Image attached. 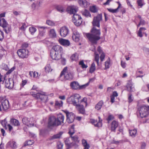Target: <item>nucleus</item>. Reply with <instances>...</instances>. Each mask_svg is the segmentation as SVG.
Instances as JSON below:
<instances>
[{
	"instance_id": "nucleus-1",
	"label": "nucleus",
	"mask_w": 149,
	"mask_h": 149,
	"mask_svg": "<svg viewBox=\"0 0 149 149\" xmlns=\"http://www.w3.org/2000/svg\"><path fill=\"white\" fill-rule=\"evenodd\" d=\"M102 20V14L101 13L98 14L96 16L94 17L92 22L93 27L91 31L92 34H86L87 38L93 45L96 44L97 41L100 38V36L101 33L100 30L99 29H96L95 26L99 28L100 22Z\"/></svg>"
},
{
	"instance_id": "nucleus-2",
	"label": "nucleus",
	"mask_w": 149,
	"mask_h": 149,
	"mask_svg": "<svg viewBox=\"0 0 149 149\" xmlns=\"http://www.w3.org/2000/svg\"><path fill=\"white\" fill-rule=\"evenodd\" d=\"M64 116L62 114L58 115L56 118L54 116L49 117L48 120V125L49 126H57L63 123Z\"/></svg>"
},
{
	"instance_id": "nucleus-3",
	"label": "nucleus",
	"mask_w": 149,
	"mask_h": 149,
	"mask_svg": "<svg viewBox=\"0 0 149 149\" xmlns=\"http://www.w3.org/2000/svg\"><path fill=\"white\" fill-rule=\"evenodd\" d=\"M149 106L144 105L139 106L138 107V111L141 118H145L148 115Z\"/></svg>"
},
{
	"instance_id": "nucleus-4",
	"label": "nucleus",
	"mask_w": 149,
	"mask_h": 149,
	"mask_svg": "<svg viewBox=\"0 0 149 149\" xmlns=\"http://www.w3.org/2000/svg\"><path fill=\"white\" fill-rule=\"evenodd\" d=\"M81 97L80 95L78 94H75L69 97L67 100V102L69 104H72L74 106H76L79 104V100Z\"/></svg>"
},
{
	"instance_id": "nucleus-5",
	"label": "nucleus",
	"mask_w": 149,
	"mask_h": 149,
	"mask_svg": "<svg viewBox=\"0 0 149 149\" xmlns=\"http://www.w3.org/2000/svg\"><path fill=\"white\" fill-rule=\"evenodd\" d=\"M31 93L33 97H36V99H40L43 102H46L47 97L45 95L44 93L42 92L41 93H35L34 92H32Z\"/></svg>"
},
{
	"instance_id": "nucleus-6",
	"label": "nucleus",
	"mask_w": 149,
	"mask_h": 149,
	"mask_svg": "<svg viewBox=\"0 0 149 149\" xmlns=\"http://www.w3.org/2000/svg\"><path fill=\"white\" fill-rule=\"evenodd\" d=\"M17 53L20 58H24L28 57L29 52L26 49H21L17 51Z\"/></svg>"
},
{
	"instance_id": "nucleus-7",
	"label": "nucleus",
	"mask_w": 149,
	"mask_h": 149,
	"mask_svg": "<svg viewBox=\"0 0 149 149\" xmlns=\"http://www.w3.org/2000/svg\"><path fill=\"white\" fill-rule=\"evenodd\" d=\"M67 68V67L64 68L63 70L61 73L60 76H61L62 75L64 74L65 79L67 80L71 79L73 78L72 74L70 71H66Z\"/></svg>"
},
{
	"instance_id": "nucleus-8",
	"label": "nucleus",
	"mask_w": 149,
	"mask_h": 149,
	"mask_svg": "<svg viewBox=\"0 0 149 149\" xmlns=\"http://www.w3.org/2000/svg\"><path fill=\"white\" fill-rule=\"evenodd\" d=\"M72 20L75 25L77 26H80L82 23L81 17L77 14H74L73 15Z\"/></svg>"
},
{
	"instance_id": "nucleus-9",
	"label": "nucleus",
	"mask_w": 149,
	"mask_h": 149,
	"mask_svg": "<svg viewBox=\"0 0 149 149\" xmlns=\"http://www.w3.org/2000/svg\"><path fill=\"white\" fill-rule=\"evenodd\" d=\"M23 123L29 127L33 126V118H28L26 117H24L22 119Z\"/></svg>"
},
{
	"instance_id": "nucleus-10",
	"label": "nucleus",
	"mask_w": 149,
	"mask_h": 149,
	"mask_svg": "<svg viewBox=\"0 0 149 149\" xmlns=\"http://www.w3.org/2000/svg\"><path fill=\"white\" fill-rule=\"evenodd\" d=\"M39 31V33L38 36V38L40 39H43L44 38L45 35V30L47 27L43 26H38Z\"/></svg>"
},
{
	"instance_id": "nucleus-11",
	"label": "nucleus",
	"mask_w": 149,
	"mask_h": 149,
	"mask_svg": "<svg viewBox=\"0 0 149 149\" xmlns=\"http://www.w3.org/2000/svg\"><path fill=\"white\" fill-rule=\"evenodd\" d=\"M67 117V121L68 123H71L74 120L75 118V115L72 112H69L67 111H65Z\"/></svg>"
},
{
	"instance_id": "nucleus-12",
	"label": "nucleus",
	"mask_w": 149,
	"mask_h": 149,
	"mask_svg": "<svg viewBox=\"0 0 149 149\" xmlns=\"http://www.w3.org/2000/svg\"><path fill=\"white\" fill-rule=\"evenodd\" d=\"M60 34L63 37H65L69 33V30L68 28L66 26H64L61 28L60 30Z\"/></svg>"
},
{
	"instance_id": "nucleus-13",
	"label": "nucleus",
	"mask_w": 149,
	"mask_h": 149,
	"mask_svg": "<svg viewBox=\"0 0 149 149\" xmlns=\"http://www.w3.org/2000/svg\"><path fill=\"white\" fill-rule=\"evenodd\" d=\"M70 86L72 89L74 90L80 89L83 88L84 87V85L80 86L78 83L76 81L71 82L70 84Z\"/></svg>"
},
{
	"instance_id": "nucleus-14",
	"label": "nucleus",
	"mask_w": 149,
	"mask_h": 149,
	"mask_svg": "<svg viewBox=\"0 0 149 149\" xmlns=\"http://www.w3.org/2000/svg\"><path fill=\"white\" fill-rule=\"evenodd\" d=\"M61 54H59L51 50L50 56L53 60H58L61 58Z\"/></svg>"
},
{
	"instance_id": "nucleus-15",
	"label": "nucleus",
	"mask_w": 149,
	"mask_h": 149,
	"mask_svg": "<svg viewBox=\"0 0 149 149\" xmlns=\"http://www.w3.org/2000/svg\"><path fill=\"white\" fill-rule=\"evenodd\" d=\"M51 50L57 53H59V54L61 55L63 53V51L62 47L61 46L58 45L53 46Z\"/></svg>"
},
{
	"instance_id": "nucleus-16",
	"label": "nucleus",
	"mask_w": 149,
	"mask_h": 149,
	"mask_svg": "<svg viewBox=\"0 0 149 149\" xmlns=\"http://www.w3.org/2000/svg\"><path fill=\"white\" fill-rule=\"evenodd\" d=\"M68 12L70 14H75V13L78 10L77 8L75 6H68L67 9Z\"/></svg>"
},
{
	"instance_id": "nucleus-17",
	"label": "nucleus",
	"mask_w": 149,
	"mask_h": 149,
	"mask_svg": "<svg viewBox=\"0 0 149 149\" xmlns=\"http://www.w3.org/2000/svg\"><path fill=\"white\" fill-rule=\"evenodd\" d=\"M80 35L76 30L73 31L72 38L73 40L75 42H78L79 40Z\"/></svg>"
},
{
	"instance_id": "nucleus-18",
	"label": "nucleus",
	"mask_w": 149,
	"mask_h": 149,
	"mask_svg": "<svg viewBox=\"0 0 149 149\" xmlns=\"http://www.w3.org/2000/svg\"><path fill=\"white\" fill-rule=\"evenodd\" d=\"M71 140V138L70 137L68 138H66L65 140V142L67 148H69L73 146L75 143L74 142H71L70 140Z\"/></svg>"
},
{
	"instance_id": "nucleus-19",
	"label": "nucleus",
	"mask_w": 149,
	"mask_h": 149,
	"mask_svg": "<svg viewBox=\"0 0 149 149\" xmlns=\"http://www.w3.org/2000/svg\"><path fill=\"white\" fill-rule=\"evenodd\" d=\"M59 42L61 45L66 47L69 46L70 44V42L68 40L63 38L59 39Z\"/></svg>"
},
{
	"instance_id": "nucleus-20",
	"label": "nucleus",
	"mask_w": 149,
	"mask_h": 149,
	"mask_svg": "<svg viewBox=\"0 0 149 149\" xmlns=\"http://www.w3.org/2000/svg\"><path fill=\"white\" fill-rule=\"evenodd\" d=\"M98 118L99 119V121L98 122H97V120H95L94 119H92L91 120V122L95 126L100 127L102 126V120H100V117H98Z\"/></svg>"
},
{
	"instance_id": "nucleus-21",
	"label": "nucleus",
	"mask_w": 149,
	"mask_h": 149,
	"mask_svg": "<svg viewBox=\"0 0 149 149\" xmlns=\"http://www.w3.org/2000/svg\"><path fill=\"white\" fill-rule=\"evenodd\" d=\"M118 122L113 120L111 124V130L112 131L115 132L116 130L118 127Z\"/></svg>"
},
{
	"instance_id": "nucleus-22",
	"label": "nucleus",
	"mask_w": 149,
	"mask_h": 149,
	"mask_svg": "<svg viewBox=\"0 0 149 149\" xmlns=\"http://www.w3.org/2000/svg\"><path fill=\"white\" fill-rule=\"evenodd\" d=\"M93 46V49H91V50L95 52H94V58H95V61L97 63V65H99V55L98 54H97L96 52L95 51V47L94 46Z\"/></svg>"
},
{
	"instance_id": "nucleus-23",
	"label": "nucleus",
	"mask_w": 149,
	"mask_h": 149,
	"mask_svg": "<svg viewBox=\"0 0 149 149\" xmlns=\"http://www.w3.org/2000/svg\"><path fill=\"white\" fill-rule=\"evenodd\" d=\"M7 146L10 147L13 149H15L17 147L16 143L14 141H10L7 143Z\"/></svg>"
},
{
	"instance_id": "nucleus-24",
	"label": "nucleus",
	"mask_w": 149,
	"mask_h": 149,
	"mask_svg": "<svg viewBox=\"0 0 149 149\" xmlns=\"http://www.w3.org/2000/svg\"><path fill=\"white\" fill-rule=\"evenodd\" d=\"M5 85L6 88H8L9 89H11L13 87V84L11 83L10 79H8L5 81Z\"/></svg>"
},
{
	"instance_id": "nucleus-25",
	"label": "nucleus",
	"mask_w": 149,
	"mask_h": 149,
	"mask_svg": "<svg viewBox=\"0 0 149 149\" xmlns=\"http://www.w3.org/2000/svg\"><path fill=\"white\" fill-rule=\"evenodd\" d=\"M10 123L12 125L15 126H18L20 125V123L18 120L15 119H11L10 120Z\"/></svg>"
},
{
	"instance_id": "nucleus-26",
	"label": "nucleus",
	"mask_w": 149,
	"mask_h": 149,
	"mask_svg": "<svg viewBox=\"0 0 149 149\" xmlns=\"http://www.w3.org/2000/svg\"><path fill=\"white\" fill-rule=\"evenodd\" d=\"M146 29L144 27H141L138 31V36L140 37H142L143 36V34L145 33Z\"/></svg>"
},
{
	"instance_id": "nucleus-27",
	"label": "nucleus",
	"mask_w": 149,
	"mask_h": 149,
	"mask_svg": "<svg viewBox=\"0 0 149 149\" xmlns=\"http://www.w3.org/2000/svg\"><path fill=\"white\" fill-rule=\"evenodd\" d=\"M117 3L118 4V6L117 8L115 9L111 8H108L107 10H108L109 12H111L112 13H117L118 11V9L121 7V5L120 3L119 2H117Z\"/></svg>"
},
{
	"instance_id": "nucleus-28",
	"label": "nucleus",
	"mask_w": 149,
	"mask_h": 149,
	"mask_svg": "<svg viewBox=\"0 0 149 149\" xmlns=\"http://www.w3.org/2000/svg\"><path fill=\"white\" fill-rule=\"evenodd\" d=\"M76 106L80 113L82 114H84V107L83 105L78 104Z\"/></svg>"
},
{
	"instance_id": "nucleus-29",
	"label": "nucleus",
	"mask_w": 149,
	"mask_h": 149,
	"mask_svg": "<svg viewBox=\"0 0 149 149\" xmlns=\"http://www.w3.org/2000/svg\"><path fill=\"white\" fill-rule=\"evenodd\" d=\"M8 24L4 18H2L0 19V26H2L3 28L6 27Z\"/></svg>"
},
{
	"instance_id": "nucleus-30",
	"label": "nucleus",
	"mask_w": 149,
	"mask_h": 149,
	"mask_svg": "<svg viewBox=\"0 0 149 149\" xmlns=\"http://www.w3.org/2000/svg\"><path fill=\"white\" fill-rule=\"evenodd\" d=\"M127 90L130 92L133 91V88H134L133 85L131 82H129L126 86Z\"/></svg>"
},
{
	"instance_id": "nucleus-31",
	"label": "nucleus",
	"mask_w": 149,
	"mask_h": 149,
	"mask_svg": "<svg viewBox=\"0 0 149 149\" xmlns=\"http://www.w3.org/2000/svg\"><path fill=\"white\" fill-rule=\"evenodd\" d=\"M49 35L50 37L53 38L56 37V34L55 30L54 29H51L49 33Z\"/></svg>"
},
{
	"instance_id": "nucleus-32",
	"label": "nucleus",
	"mask_w": 149,
	"mask_h": 149,
	"mask_svg": "<svg viewBox=\"0 0 149 149\" xmlns=\"http://www.w3.org/2000/svg\"><path fill=\"white\" fill-rule=\"evenodd\" d=\"M63 134V132H60L59 133L54 135L51 137L50 139V140H53L55 139H58L61 137V136Z\"/></svg>"
},
{
	"instance_id": "nucleus-33",
	"label": "nucleus",
	"mask_w": 149,
	"mask_h": 149,
	"mask_svg": "<svg viewBox=\"0 0 149 149\" xmlns=\"http://www.w3.org/2000/svg\"><path fill=\"white\" fill-rule=\"evenodd\" d=\"M103 104V102L102 101H100L96 105L95 108L97 110H100L102 107V106Z\"/></svg>"
},
{
	"instance_id": "nucleus-34",
	"label": "nucleus",
	"mask_w": 149,
	"mask_h": 149,
	"mask_svg": "<svg viewBox=\"0 0 149 149\" xmlns=\"http://www.w3.org/2000/svg\"><path fill=\"white\" fill-rule=\"evenodd\" d=\"M129 133L130 136L134 137L137 133V130L136 129L129 130Z\"/></svg>"
},
{
	"instance_id": "nucleus-35",
	"label": "nucleus",
	"mask_w": 149,
	"mask_h": 149,
	"mask_svg": "<svg viewBox=\"0 0 149 149\" xmlns=\"http://www.w3.org/2000/svg\"><path fill=\"white\" fill-rule=\"evenodd\" d=\"M95 70V65L94 62L92 63L90 68L89 72L90 73H93Z\"/></svg>"
},
{
	"instance_id": "nucleus-36",
	"label": "nucleus",
	"mask_w": 149,
	"mask_h": 149,
	"mask_svg": "<svg viewBox=\"0 0 149 149\" xmlns=\"http://www.w3.org/2000/svg\"><path fill=\"white\" fill-rule=\"evenodd\" d=\"M71 60L72 61H76L78 60V57L77 54L75 53L72 54L70 57Z\"/></svg>"
},
{
	"instance_id": "nucleus-37",
	"label": "nucleus",
	"mask_w": 149,
	"mask_h": 149,
	"mask_svg": "<svg viewBox=\"0 0 149 149\" xmlns=\"http://www.w3.org/2000/svg\"><path fill=\"white\" fill-rule=\"evenodd\" d=\"M105 68L104 69H107L110 67L111 66L110 63V59L109 58L105 62Z\"/></svg>"
},
{
	"instance_id": "nucleus-38",
	"label": "nucleus",
	"mask_w": 149,
	"mask_h": 149,
	"mask_svg": "<svg viewBox=\"0 0 149 149\" xmlns=\"http://www.w3.org/2000/svg\"><path fill=\"white\" fill-rule=\"evenodd\" d=\"M40 2L39 3L36 4L35 3H33L31 5V7L33 9L35 10V9H38L40 6Z\"/></svg>"
},
{
	"instance_id": "nucleus-39",
	"label": "nucleus",
	"mask_w": 149,
	"mask_h": 149,
	"mask_svg": "<svg viewBox=\"0 0 149 149\" xmlns=\"http://www.w3.org/2000/svg\"><path fill=\"white\" fill-rule=\"evenodd\" d=\"M63 102L62 101H56L55 103V106L56 107H62Z\"/></svg>"
},
{
	"instance_id": "nucleus-40",
	"label": "nucleus",
	"mask_w": 149,
	"mask_h": 149,
	"mask_svg": "<svg viewBox=\"0 0 149 149\" xmlns=\"http://www.w3.org/2000/svg\"><path fill=\"white\" fill-rule=\"evenodd\" d=\"M90 9L91 12L93 13H96L97 11V8L95 6H90Z\"/></svg>"
},
{
	"instance_id": "nucleus-41",
	"label": "nucleus",
	"mask_w": 149,
	"mask_h": 149,
	"mask_svg": "<svg viewBox=\"0 0 149 149\" xmlns=\"http://www.w3.org/2000/svg\"><path fill=\"white\" fill-rule=\"evenodd\" d=\"M1 124L3 127L6 129H7L6 126L7 124V120H6V118H5L4 120L1 121Z\"/></svg>"
},
{
	"instance_id": "nucleus-42",
	"label": "nucleus",
	"mask_w": 149,
	"mask_h": 149,
	"mask_svg": "<svg viewBox=\"0 0 149 149\" xmlns=\"http://www.w3.org/2000/svg\"><path fill=\"white\" fill-rule=\"evenodd\" d=\"M74 125H72L71 126L69 132V133L70 135L72 136L74 133Z\"/></svg>"
},
{
	"instance_id": "nucleus-43",
	"label": "nucleus",
	"mask_w": 149,
	"mask_h": 149,
	"mask_svg": "<svg viewBox=\"0 0 149 149\" xmlns=\"http://www.w3.org/2000/svg\"><path fill=\"white\" fill-rule=\"evenodd\" d=\"M29 30L31 34H33L37 30L35 28L33 27H31L29 28Z\"/></svg>"
},
{
	"instance_id": "nucleus-44",
	"label": "nucleus",
	"mask_w": 149,
	"mask_h": 149,
	"mask_svg": "<svg viewBox=\"0 0 149 149\" xmlns=\"http://www.w3.org/2000/svg\"><path fill=\"white\" fill-rule=\"evenodd\" d=\"M45 71L47 72H49L52 70L51 66L49 64L47 65L45 68Z\"/></svg>"
},
{
	"instance_id": "nucleus-45",
	"label": "nucleus",
	"mask_w": 149,
	"mask_h": 149,
	"mask_svg": "<svg viewBox=\"0 0 149 149\" xmlns=\"http://www.w3.org/2000/svg\"><path fill=\"white\" fill-rule=\"evenodd\" d=\"M128 100L129 103L132 102L134 98L131 93H129L128 95Z\"/></svg>"
},
{
	"instance_id": "nucleus-46",
	"label": "nucleus",
	"mask_w": 149,
	"mask_h": 149,
	"mask_svg": "<svg viewBox=\"0 0 149 149\" xmlns=\"http://www.w3.org/2000/svg\"><path fill=\"white\" fill-rule=\"evenodd\" d=\"M70 138H71V140H73L75 142H78L79 141L78 137L77 136L72 137V136L70 135Z\"/></svg>"
},
{
	"instance_id": "nucleus-47",
	"label": "nucleus",
	"mask_w": 149,
	"mask_h": 149,
	"mask_svg": "<svg viewBox=\"0 0 149 149\" xmlns=\"http://www.w3.org/2000/svg\"><path fill=\"white\" fill-rule=\"evenodd\" d=\"M90 147L89 144L87 142L86 140H84V149H89Z\"/></svg>"
},
{
	"instance_id": "nucleus-48",
	"label": "nucleus",
	"mask_w": 149,
	"mask_h": 149,
	"mask_svg": "<svg viewBox=\"0 0 149 149\" xmlns=\"http://www.w3.org/2000/svg\"><path fill=\"white\" fill-rule=\"evenodd\" d=\"M57 10L59 12L62 13L64 12V10L63 9V7L61 6H57L56 7Z\"/></svg>"
},
{
	"instance_id": "nucleus-49",
	"label": "nucleus",
	"mask_w": 149,
	"mask_h": 149,
	"mask_svg": "<svg viewBox=\"0 0 149 149\" xmlns=\"http://www.w3.org/2000/svg\"><path fill=\"white\" fill-rule=\"evenodd\" d=\"M47 24L49 26H54L55 25V23L50 20H47L46 21Z\"/></svg>"
},
{
	"instance_id": "nucleus-50",
	"label": "nucleus",
	"mask_w": 149,
	"mask_h": 149,
	"mask_svg": "<svg viewBox=\"0 0 149 149\" xmlns=\"http://www.w3.org/2000/svg\"><path fill=\"white\" fill-rule=\"evenodd\" d=\"M63 144L61 142H58L57 144V147L58 149H63Z\"/></svg>"
},
{
	"instance_id": "nucleus-51",
	"label": "nucleus",
	"mask_w": 149,
	"mask_h": 149,
	"mask_svg": "<svg viewBox=\"0 0 149 149\" xmlns=\"http://www.w3.org/2000/svg\"><path fill=\"white\" fill-rule=\"evenodd\" d=\"M84 16L86 17H91V15L88 11L86 10H84Z\"/></svg>"
},
{
	"instance_id": "nucleus-52",
	"label": "nucleus",
	"mask_w": 149,
	"mask_h": 149,
	"mask_svg": "<svg viewBox=\"0 0 149 149\" xmlns=\"http://www.w3.org/2000/svg\"><path fill=\"white\" fill-rule=\"evenodd\" d=\"M114 118L113 116L111 115L109 116L107 120L108 121V123H109V121L111 120H113Z\"/></svg>"
},
{
	"instance_id": "nucleus-53",
	"label": "nucleus",
	"mask_w": 149,
	"mask_h": 149,
	"mask_svg": "<svg viewBox=\"0 0 149 149\" xmlns=\"http://www.w3.org/2000/svg\"><path fill=\"white\" fill-rule=\"evenodd\" d=\"M137 3L139 6L141 7L143 5V0H138L137 1Z\"/></svg>"
},
{
	"instance_id": "nucleus-54",
	"label": "nucleus",
	"mask_w": 149,
	"mask_h": 149,
	"mask_svg": "<svg viewBox=\"0 0 149 149\" xmlns=\"http://www.w3.org/2000/svg\"><path fill=\"white\" fill-rule=\"evenodd\" d=\"M105 57V55L103 52H102L101 55L100 56V59L101 62L103 61L104 58Z\"/></svg>"
},
{
	"instance_id": "nucleus-55",
	"label": "nucleus",
	"mask_w": 149,
	"mask_h": 149,
	"mask_svg": "<svg viewBox=\"0 0 149 149\" xmlns=\"http://www.w3.org/2000/svg\"><path fill=\"white\" fill-rule=\"evenodd\" d=\"M3 29L4 31L6 33H9L11 30V28L9 27H6L4 28Z\"/></svg>"
},
{
	"instance_id": "nucleus-56",
	"label": "nucleus",
	"mask_w": 149,
	"mask_h": 149,
	"mask_svg": "<svg viewBox=\"0 0 149 149\" xmlns=\"http://www.w3.org/2000/svg\"><path fill=\"white\" fill-rule=\"evenodd\" d=\"M4 37V35L3 33L0 30V41L2 40L3 39Z\"/></svg>"
},
{
	"instance_id": "nucleus-57",
	"label": "nucleus",
	"mask_w": 149,
	"mask_h": 149,
	"mask_svg": "<svg viewBox=\"0 0 149 149\" xmlns=\"http://www.w3.org/2000/svg\"><path fill=\"white\" fill-rule=\"evenodd\" d=\"M26 27V24L24 23H23L22 24V26L20 28V29L22 31H24L25 30Z\"/></svg>"
},
{
	"instance_id": "nucleus-58",
	"label": "nucleus",
	"mask_w": 149,
	"mask_h": 149,
	"mask_svg": "<svg viewBox=\"0 0 149 149\" xmlns=\"http://www.w3.org/2000/svg\"><path fill=\"white\" fill-rule=\"evenodd\" d=\"M34 142V141L33 140H29L26 142V144L27 145H32Z\"/></svg>"
},
{
	"instance_id": "nucleus-59",
	"label": "nucleus",
	"mask_w": 149,
	"mask_h": 149,
	"mask_svg": "<svg viewBox=\"0 0 149 149\" xmlns=\"http://www.w3.org/2000/svg\"><path fill=\"white\" fill-rule=\"evenodd\" d=\"M78 3L81 6H83L84 5V1L83 0H78Z\"/></svg>"
},
{
	"instance_id": "nucleus-60",
	"label": "nucleus",
	"mask_w": 149,
	"mask_h": 149,
	"mask_svg": "<svg viewBox=\"0 0 149 149\" xmlns=\"http://www.w3.org/2000/svg\"><path fill=\"white\" fill-rule=\"evenodd\" d=\"M121 65L123 68H125L126 66V63L123 61H121Z\"/></svg>"
},
{
	"instance_id": "nucleus-61",
	"label": "nucleus",
	"mask_w": 149,
	"mask_h": 149,
	"mask_svg": "<svg viewBox=\"0 0 149 149\" xmlns=\"http://www.w3.org/2000/svg\"><path fill=\"white\" fill-rule=\"evenodd\" d=\"M29 45V44L28 43L26 42L24 43H23L22 45V47L23 48H27Z\"/></svg>"
},
{
	"instance_id": "nucleus-62",
	"label": "nucleus",
	"mask_w": 149,
	"mask_h": 149,
	"mask_svg": "<svg viewBox=\"0 0 149 149\" xmlns=\"http://www.w3.org/2000/svg\"><path fill=\"white\" fill-rule=\"evenodd\" d=\"M79 65H81L82 68H84V61L82 60L80 61L79 63Z\"/></svg>"
},
{
	"instance_id": "nucleus-63",
	"label": "nucleus",
	"mask_w": 149,
	"mask_h": 149,
	"mask_svg": "<svg viewBox=\"0 0 149 149\" xmlns=\"http://www.w3.org/2000/svg\"><path fill=\"white\" fill-rule=\"evenodd\" d=\"M140 24L141 25H144L145 24V21L143 19H141L140 20Z\"/></svg>"
},
{
	"instance_id": "nucleus-64",
	"label": "nucleus",
	"mask_w": 149,
	"mask_h": 149,
	"mask_svg": "<svg viewBox=\"0 0 149 149\" xmlns=\"http://www.w3.org/2000/svg\"><path fill=\"white\" fill-rule=\"evenodd\" d=\"M146 145L145 143H142L141 148V149H144L146 147Z\"/></svg>"
}]
</instances>
